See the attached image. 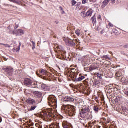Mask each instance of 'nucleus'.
<instances>
[{
    "label": "nucleus",
    "mask_w": 128,
    "mask_h": 128,
    "mask_svg": "<svg viewBox=\"0 0 128 128\" xmlns=\"http://www.w3.org/2000/svg\"><path fill=\"white\" fill-rule=\"evenodd\" d=\"M11 2H14V4H20V0H8Z\"/></svg>",
    "instance_id": "obj_14"
},
{
    "label": "nucleus",
    "mask_w": 128,
    "mask_h": 128,
    "mask_svg": "<svg viewBox=\"0 0 128 128\" xmlns=\"http://www.w3.org/2000/svg\"><path fill=\"white\" fill-rule=\"evenodd\" d=\"M124 48H128V44L124 46Z\"/></svg>",
    "instance_id": "obj_36"
},
{
    "label": "nucleus",
    "mask_w": 128,
    "mask_h": 128,
    "mask_svg": "<svg viewBox=\"0 0 128 128\" xmlns=\"http://www.w3.org/2000/svg\"><path fill=\"white\" fill-rule=\"evenodd\" d=\"M90 112V108H86L81 110L80 112V116L81 118H86V116L88 114V112Z\"/></svg>",
    "instance_id": "obj_3"
},
{
    "label": "nucleus",
    "mask_w": 128,
    "mask_h": 128,
    "mask_svg": "<svg viewBox=\"0 0 128 128\" xmlns=\"http://www.w3.org/2000/svg\"><path fill=\"white\" fill-rule=\"evenodd\" d=\"M93 28L95 29L96 30H100V27L98 26H96V25L95 26H93Z\"/></svg>",
    "instance_id": "obj_27"
},
{
    "label": "nucleus",
    "mask_w": 128,
    "mask_h": 128,
    "mask_svg": "<svg viewBox=\"0 0 128 128\" xmlns=\"http://www.w3.org/2000/svg\"><path fill=\"white\" fill-rule=\"evenodd\" d=\"M34 123L32 122L30 124H29V126L30 127V126H34Z\"/></svg>",
    "instance_id": "obj_38"
},
{
    "label": "nucleus",
    "mask_w": 128,
    "mask_h": 128,
    "mask_svg": "<svg viewBox=\"0 0 128 128\" xmlns=\"http://www.w3.org/2000/svg\"><path fill=\"white\" fill-rule=\"evenodd\" d=\"M34 48H34V46H33L32 49L34 50Z\"/></svg>",
    "instance_id": "obj_52"
},
{
    "label": "nucleus",
    "mask_w": 128,
    "mask_h": 128,
    "mask_svg": "<svg viewBox=\"0 0 128 128\" xmlns=\"http://www.w3.org/2000/svg\"><path fill=\"white\" fill-rule=\"evenodd\" d=\"M106 128H114V127L112 126H108L106 127Z\"/></svg>",
    "instance_id": "obj_44"
},
{
    "label": "nucleus",
    "mask_w": 128,
    "mask_h": 128,
    "mask_svg": "<svg viewBox=\"0 0 128 128\" xmlns=\"http://www.w3.org/2000/svg\"><path fill=\"white\" fill-rule=\"evenodd\" d=\"M54 38H56V36H54Z\"/></svg>",
    "instance_id": "obj_50"
},
{
    "label": "nucleus",
    "mask_w": 128,
    "mask_h": 128,
    "mask_svg": "<svg viewBox=\"0 0 128 128\" xmlns=\"http://www.w3.org/2000/svg\"><path fill=\"white\" fill-rule=\"evenodd\" d=\"M43 80H48V78L46 76H44V78H43Z\"/></svg>",
    "instance_id": "obj_37"
},
{
    "label": "nucleus",
    "mask_w": 128,
    "mask_h": 128,
    "mask_svg": "<svg viewBox=\"0 0 128 128\" xmlns=\"http://www.w3.org/2000/svg\"><path fill=\"white\" fill-rule=\"evenodd\" d=\"M38 126V124H36V126Z\"/></svg>",
    "instance_id": "obj_51"
},
{
    "label": "nucleus",
    "mask_w": 128,
    "mask_h": 128,
    "mask_svg": "<svg viewBox=\"0 0 128 128\" xmlns=\"http://www.w3.org/2000/svg\"><path fill=\"white\" fill-rule=\"evenodd\" d=\"M27 102L28 104H30V106H34V104H36V102L34 99L29 98L27 100Z\"/></svg>",
    "instance_id": "obj_9"
},
{
    "label": "nucleus",
    "mask_w": 128,
    "mask_h": 128,
    "mask_svg": "<svg viewBox=\"0 0 128 128\" xmlns=\"http://www.w3.org/2000/svg\"><path fill=\"white\" fill-rule=\"evenodd\" d=\"M8 30H10V26H9L8 27Z\"/></svg>",
    "instance_id": "obj_47"
},
{
    "label": "nucleus",
    "mask_w": 128,
    "mask_h": 128,
    "mask_svg": "<svg viewBox=\"0 0 128 128\" xmlns=\"http://www.w3.org/2000/svg\"><path fill=\"white\" fill-rule=\"evenodd\" d=\"M102 58H105L106 60H110V58L108 56H104L102 57Z\"/></svg>",
    "instance_id": "obj_28"
},
{
    "label": "nucleus",
    "mask_w": 128,
    "mask_h": 128,
    "mask_svg": "<svg viewBox=\"0 0 128 128\" xmlns=\"http://www.w3.org/2000/svg\"><path fill=\"white\" fill-rule=\"evenodd\" d=\"M78 42V40H67L66 43L68 44L70 46H76V42Z\"/></svg>",
    "instance_id": "obj_5"
},
{
    "label": "nucleus",
    "mask_w": 128,
    "mask_h": 128,
    "mask_svg": "<svg viewBox=\"0 0 128 128\" xmlns=\"http://www.w3.org/2000/svg\"><path fill=\"white\" fill-rule=\"evenodd\" d=\"M82 2L84 4H86L87 2L86 0H83Z\"/></svg>",
    "instance_id": "obj_34"
},
{
    "label": "nucleus",
    "mask_w": 128,
    "mask_h": 128,
    "mask_svg": "<svg viewBox=\"0 0 128 128\" xmlns=\"http://www.w3.org/2000/svg\"><path fill=\"white\" fill-rule=\"evenodd\" d=\"M13 8H14V6H13Z\"/></svg>",
    "instance_id": "obj_55"
},
{
    "label": "nucleus",
    "mask_w": 128,
    "mask_h": 128,
    "mask_svg": "<svg viewBox=\"0 0 128 128\" xmlns=\"http://www.w3.org/2000/svg\"><path fill=\"white\" fill-rule=\"evenodd\" d=\"M56 24H58V22H56Z\"/></svg>",
    "instance_id": "obj_54"
},
{
    "label": "nucleus",
    "mask_w": 128,
    "mask_h": 128,
    "mask_svg": "<svg viewBox=\"0 0 128 128\" xmlns=\"http://www.w3.org/2000/svg\"><path fill=\"white\" fill-rule=\"evenodd\" d=\"M18 34H24V31L22 30H18Z\"/></svg>",
    "instance_id": "obj_32"
},
{
    "label": "nucleus",
    "mask_w": 128,
    "mask_h": 128,
    "mask_svg": "<svg viewBox=\"0 0 128 128\" xmlns=\"http://www.w3.org/2000/svg\"><path fill=\"white\" fill-rule=\"evenodd\" d=\"M2 122V119L1 118H0V123Z\"/></svg>",
    "instance_id": "obj_46"
},
{
    "label": "nucleus",
    "mask_w": 128,
    "mask_h": 128,
    "mask_svg": "<svg viewBox=\"0 0 128 128\" xmlns=\"http://www.w3.org/2000/svg\"><path fill=\"white\" fill-rule=\"evenodd\" d=\"M40 74H42L44 76H46V74H47L48 72L44 69H41L40 70Z\"/></svg>",
    "instance_id": "obj_16"
},
{
    "label": "nucleus",
    "mask_w": 128,
    "mask_h": 128,
    "mask_svg": "<svg viewBox=\"0 0 128 128\" xmlns=\"http://www.w3.org/2000/svg\"><path fill=\"white\" fill-rule=\"evenodd\" d=\"M90 72H92V71L94 70V68H90Z\"/></svg>",
    "instance_id": "obj_45"
},
{
    "label": "nucleus",
    "mask_w": 128,
    "mask_h": 128,
    "mask_svg": "<svg viewBox=\"0 0 128 128\" xmlns=\"http://www.w3.org/2000/svg\"><path fill=\"white\" fill-rule=\"evenodd\" d=\"M62 126L64 128H72V125L71 124H66L64 123L62 124Z\"/></svg>",
    "instance_id": "obj_18"
},
{
    "label": "nucleus",
    "mask_w": 128,
    "mask_h": 128,
    "mask_svg": "<svg viewBox=\"0 0 128 128\" xmlns=\"http://www.w3.org/2000/svg\"><path fill=\"white\" fill-rule=\"evenodd\" d=\"M111 2L112 4H116V0H112Z\"/></svg>",
    "instance_id": "obj_39"
},
{
    "label": "nucleus",
    "mask_w": 128,
    "mask_h": 128,
    "mask_svg": "<svg viewBox=\"0 0 128 128\" xmlns=\"http://www.w3.org/2000/svg\"><path fill=\"white\" fill-rule=\"evenodd\" d=\"M110 0H105L102 3V8H104L108 4V3L110 2Z\"/></svg>",
    "instance_id": "obj_10"
},
{
    "label": "nucleus",
    "mask_w": 128,
    "mask_h": 128,
    "mask_svg": "<svg viewBox=\"0 0 128 128\" xmlns=\"http://www.w3.org/2000/svg\"><path fill=\"white\" fill-rule=\"evenodd\" d=\"M81 16L82 18H86V12H82L81 13Z\"/></svg>",
    "instance_id": "obj_23"
},
{
    "label": "nucleus",
    "mask_w": 128,
    "mask_h": 128,
    "mask_svg": "<svg viewBox=\"0 0 128 128\" xmlns=\"http://www.w3.org/2000/svg\"><path fill=\"white\" fill-rule=\"evenodd\" d=\"M109 26H110L111 28H114V24H112V23L108 24Z\"/></svg>",
    "instance_id": "obj_33"
},
{
    "label": "nucleus",
    "mask_w": 128,
    "mask_h": 128,
    "mask_svg": "<svg viewBox=\"0 0 128 128\" xmlns=\"http://www.w3.org/2000/svg\"><path fill=\"white\" fill-rule=\"evenodd\" d=\"M92 20L93 22V26H96V15H94V16L92 18Z\"/></svg>",
    "instance_id": "obj_15"
},
{
    "label": "nucleus",
    "mask_w": 128,
    "mask_h": 128,
    "mask_svg": "<svg viewBox=\"0 0 128 128\" xmlns=\"http://www.w3.org/2000/svg\"><path fill=\"white\" fill-rule=\"evenodd\" d=\"M60 48H62V46H58L56 47V48H58V50H60Z\"/></svg>",
    "instance_id": "obj_43"
},
{
    "label": "nucleus",
    "mask_w": 128,
    "mask_h": 128,
    "mask_svg": "<svg viewBox=\"0 0 128 128\" xmlns=\"http://www.w3.org/2000/svg\"><path fill=\"white\" fill-rule=\"evenodd\" d=\"M20 46H22V43L19 44V46H18V48L16 49V52H20Z\"/></svg>",
    "instance_id": "obj_24"
},
{
    "label": "nucleus",
    "mask_w": 128,
    "mask_h": 128,
    "mask_svg": "<svg viewBox=\"0 0 128 128\" xmlns=\"http://www.w3.org/2000/svg\"><path fill=\"white\" fill-rule=\"evenodd\" d=\"M122 111L123 112H122V114H125V116H128V110L126 109V108L123 107L122 108Z\"/></svg>",
    "instance_id": "obj_11"
},
{
    "label": "nucleus",
    "mask_w": 128,
    "mask_h": 128,
    "mask_svg": "<svg viewBox=\"0 0 128 128\" xmlns=\"http://www.w3.org/2000/svg\"><path fill=\"white\" fill-rule=\"evenodd\" d=\"M18 28V26H17V27H15L14 28H15L16 30V28Z\"/></svg>",
    "instance_id": "obj_48"
},
{
    "label": "nucleus",
    "mask_w": 128,
    "mask_h": 128,
    "mask_svg": "<svg viewBox=\"0 0 128 128\" xmlns=\"http://www.w3.org/2000/svg\"><path fill=\"white\" fill-rule=\"evenodd\" d=\"M3 70H4L6 72H7L8 74L10 76H12V74H14V68L12 67L6 68H4Z\"/></svg>",
    "instance_id": "obj_4"
},
{
    "label": "nucleus",
    "mask_w": 128,
    "mask_h": 128,
    "mask_svg": "<svg viewBox=\"0 0 128 128\" xmlns=\"http://www.w3.org/2000/svg\"><path fill=\"white\" fill-rule=\"evenodd\" d=\"M10 34H16V32H14V30H11L10 31Z\"/></svg>",
    "instance_id": "obj_29"
},
{
    "label": "nucleus",
    "mask_w": 128,
    "mask_h": 128,
    "mask_svg": "<svg viewBox=\"0 0 128 128\" xmlns=\"http://www.w3.org/2000/svg\"><path fill=\"white\" fill-rule=\"evenodd\" d=\"M92 11H88L86 14V16H92Z\"/></svg>",
    "instance_id": "obj_20"
},
{
    "label": "nucleus",
    "mask_w": 128,
    "mask_h": 128,
    "mask_svg": "<svg viewBox=\"0 0 128 128\" xmlns=\"http://www.w3.org/2000/svg\"><path fill=\"white\" fill-rule=\"evenodd\" d=\"M94 110L96 112H98V111L100 110V108H98V106H94Z\"/></svg>",
    "instance_id": "obj_21"
},
{
    "label": "nucleus",
    "mask_w": 128,
    "mask_h": 128,
    "mask_svg": "<svg viewBox=\"0 0 128 128\" xmlns=\"http://www.w3.org/2000/svg\"><path fill=\"white\" fill-rule=\"evenodd\" d=\"M28 92V90H25V92Z\"/></svg>",
    "instance_id": "obj_49"
},
{
    "label": "nucleus",
    "mask_w": 128,
    "mask_h": 128,
    "mask_svg": "<svg viewBox=\"0 0 128 128\" xmlns=\"http://www.w3.org/2000/svg\"><path fill=\"white\" fill-rule=\"evenodd\" d=\"M102 18V16L100 15H99L98 16V20H100Z\"/></svg>",
    "instance_id": "obj_42"
},
{
    "label": "nucleus",
    "mask_w": 128,
    "mask_h": 128,
    "mask_svg": "<svg viewBox=\"0 0 128 128\" xmlns=\"http://www.w3.org/2000/svg\"><path fill=\"white\" fill-rule=\"evenodd\" d=\"M1 44L2 46H4L6 48H10V46L8 45V44Z\"/></svg>",
    "instance_id": "obj_30"
},
{
    "label": "nucleus",
    "mask_w": 128,
    "mask_h": 128,
    "mask_svg": "<svg viewBox=\"0 0 128 128\" xmlns=\"http://www.w3.org/2000/svg\"><path fill=\"white\" fill-rule=\"evenodd\" d=\"M32 94L34 96L39 98H40L42 96V92L38 91L33 92Z\"/></svg>",
    "instance_id": "obj_8"
},
{
    "label": "nucleus",
    "mask_w": 128,
    "mask_h": 128,
    "mask_svg": "<svg viewBox=\"0 0 128 128\" xmlns=\"http://www.w3.org/2000/svg\"><path fill=\"white\" fill-rule=\"evenodd\" d=\"M104 30H102V32H101V34H104Z\"/></svg>",
    "instance_id": "obj_40"
},
{
    "label": "nucleus",
    "mask_w": 128,
    "mask_h": 128,
    "mask_svg": "<svg viewBox=\"0 0 128 128\" xmlns=\"http://www.w3.org/2000/svg\"><path fill=\"white\" fill-rule=\"evenodd\" d=\"M84 78H86V77L84 76H82L80 78H78L76 80L77 82H82V80H84Z\"/></svg>",
    "instance_id": "obj_19"
},
{
    "label": "nucleus",
    "mask_w": 128,
    "mask_h": 128,
    "mask_svg": "<svg viewBox=\"0 0 128 128\" xmlns=\"http://www.w3.org/2000/svg\"><path fill=\"white\" fill-rule=\"evenodd\" d=\"M66 110H67V112L70 116H76V110L74 108H72L71 106H67L66 108Z\"/></svg>",
    "instance_id": "obj_1"
},
{
    "label": "nucleus",
    "mask_w": 128,
    "mask_h": 128,
    "mask_svg": "<svg viewBox=\"0 0 128 128\" xmlns=\"http://www.w3.org/2000/svg\"><path fill=\"white\" fill-rule=\"evenodd\" d=\"M38 106H36V104L33 105L31 106V108L30 110H30V112H32V110H36Z\"/></svg>",
    "instance_id": "obj_17"
},
{
    "label": "nucleus",
    "mask_w": 128,
    "mask_h": 128,
    "mask_svg": "<svg viewBox=\"0 0 128 128\" xmlns=\"http://www.w3.org/2000/svg\"><path fill=\"white\" fill-rule=\"evenodd\" d=\"M76 0H73L72 1V6H76Z\"/></svg>",
    "instance_id": "obj_25"
},
{
    "label": "nucleus",
    "mask_w": 128,
    "mask_h": 128,
    "mask_svg": "<svg viewBox=\"0 0 128 128\" xmlns=\"http://www.w3.org/2000/svg\"><path fill=\"white\" fill-rule=\"evenodd\" d=\"M60 10H62V14H65L64 11V8H62V7L60 6Z\"/></svg>",
    "instance_id": "obj_26"
},
{
    "label": "nucleus",
    "mask_w": 128,
    "mask_h": 128,
    "mask_svg": "<svg viewBox=\"0 0 128 128\" xmlns=\"http://www.w3.org/2000/svg\"><path fill=\"white\" fill-rule=\"evenodd\" d=\"M120 80L121 82H122V84L124 86H128V78L126 76H123L121 78H120Z\"/></svg>",
    "instance_id": "obj_6"
},
{
    "label": "nucleus",
    "mask_w": 128,
    "mask_h": 128,
    "mask_svg": "<svg viewBox=\"0 0 128 128\" xmlns=\"http://www.w3.org/2000/svg\"><path fill=\"white\" fill-rule=\"evenodd\" d=\"M97 76L100 78V80H102V74H100V73L97 74Z\"/></svg>",
    "instance_id": "obj_31"
},
{
    "label": "nucleus",
    "mask_w": 128,
    "mask_h": 128,
    "mask_svg": "<svg viewBox=\"0 0 128 128\" xmlns=\"http://www.w3.org/2000/svg\"><path fill=\"white\" fill-rule=\"evenodd\" d=\"M32 44H33V46L34 47V48H36V43L34 42V41L32 42Z\"/></svg>",
    "instance_id": "obj_35"
},
{
    "label": "nucleus",
    "mask_w": 128,
    "mask_h": 128,
    "mask_svg": "<svg viewBox=\"0 0 128 128\" xmlns=\"http://www.w3.org/2000/svg\"><path fill=\"white\" fill-rule=\"evenodd\" d=\"M30 122H32V121H30Z\"/></svg>",
    "instance_id": "obj_53"
},
{
    "label": "nucleus",
    "mask_w": 128,
    "mask_h": 128,
    "mask_svg": "<svg viewBox=\"0 0 128 128\" xmlns=\"http://www.w3.org/2000/svg\"><path fill=\"white\" fill-rule=\"evenodd\" d=\"M124 94H126V96H128V92H125Z\"/></svg>",
    "instance_id": "obj_41"
},
{
    "label": "nucleus",
    "mask_w": 128,
    "mask_h": 128,
    "mask_svg": "<svg viewBox=\"0 0 128 128\" xmlns=\"http://www.w3.org/2000/svg\"><path fill=\"white\" fill-rule=\"evenodd\" d=\"M48 100L49 106H56L57 102L56 98L54 95L50 96L48 98Z\"/></svg>",
    "instance_id": "obj_2"
},
{
    "label": "nucleus",
    "mask_w": 128,
    "mask_h": 128,
    "mask_svg": "<svg viewBox=\"0 0 128 128\" xmlns=\"http://www.w3.org/2000/svg\"><path fill=\"white\" fill-rule=\"evenodd\" d=\"M64 102H72L74 101V98H70V97H66V98H64Z\"/></svg>",
    "instance_id": "obj_12"
},
{
    "label": "nucleus",
    "mask_w": 128,
    "mask_h": 128,
    "mask_svg": "<svg viewBox=\"0 0 128 128\" xmlns=\"http://www.w3.org/2000/svg\"><path fill=\"white\" fill-rule=\"evenodd\" d=\"M24 84L26 86H30L32 84V81L30 79L25 78L24 80Z\"/></svg>",
    "instance_id": "obj_7"
},
{
    "label": "nucleus",
    "mask_w": 128,
    "mask_h": 128,
    "mask_svg": "<svg viewBox=\"0 0 128 128\" xmlns=\"http://www.w3.org/2000/svg\"><path fill=\"white\" fill-rule=\"evenodd\" d=\"M76 34L78 36H80V30H76Z\"/></svg>",
    "instance_id": "obj_22"
},
{
    "label": "nucleus",
    "mask_w": 128,
    "mask_h": 128,
    "mask_svg": "<svg viewBox=\"0 0 128 128\" xmlns=\"http://www.w3.org/2000/svg\"><path fill=\"white\" fill-rule=\"evenodd\" d=\"M116 76L117 78H119L120 80V78H122V76H124V74L122 72H117Z\"/></svg>",
    "instance_id": "obj_13"
}]
</instances>
